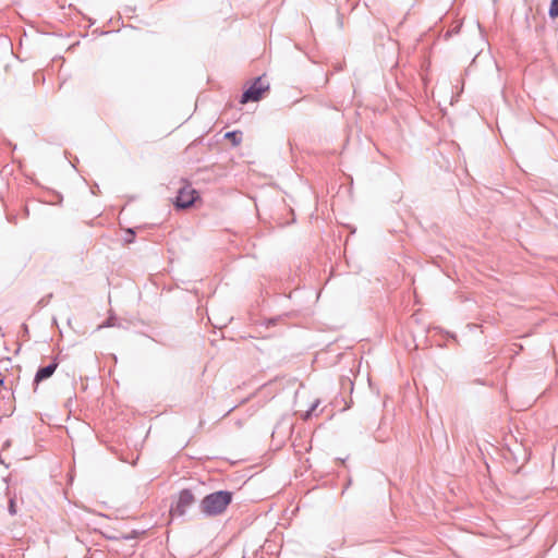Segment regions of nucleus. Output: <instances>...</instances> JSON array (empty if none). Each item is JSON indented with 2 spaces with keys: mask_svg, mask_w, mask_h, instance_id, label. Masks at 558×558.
<instances>
[{
  "mask_svg": "<svg viewBox=\"0 0 558 558\" xmlns=\"http://www.w3.org/2000/svg\"><path fill=\"white\" fill-rule=\"evenodd\" d=\"M233 494L229 490H218L206 495L199 505L201 512L206 517L219 515L232 501Z\"/></svg>",
  "mask_w": 558,
  "mask_h": 558,
  "instance_id": "obj_1",
  "label": "nucleus"
},
{
  "mask_svg": "<svg viewBox=\"0 0 558 558\" xmlns=\"http://www.w3.org/2000/svg\"><path fill=\"white\" fill-rule=\"evenodd\" d=\"M195 497L191 489H182L174 497L171 507L170 514L172 517H184L187 510L194 505Z\"/></svg>",
  "mask_w": 558,
  "mask_h": 558,
  "instance_id": "obj_2",
  "label": "nucleus"
},
{
  "mask_svg": "<svg viewBox=\"0 0 558 558\" xmlns=\"http://www.w3.org/2000/svg\"><path fill=\"white\" fill-rule=\"evenodd\" d=\"M269 89V83L264 81L262 76L256 77L251 86L246 88L240 99L241 104L258 101L263 94Z\"/></svg>",
  "mask_w": 558,
  "mask_h": 558,
  "instance_id": "obj_3",
  "label": "nucleus"
},
{
  "mask_svg": "<svg viewBox=\"0 0 558 558\" xmlns=\"http://www.w3.org/2000/svg\"><path fill=\"white\" fill-rule=\"evenodd\" d=\"M197 197V192L193 189L182 187L179 190L174 201V206L180 209L191 207Z\"/></svg>",
  "mask_w": 558,
  "mask_h": 558,
  "instance_id": "obj_4",
  "label": "nucleus"
},
{
  "mask_svg": "<svg viewBox=\"0 0 558 558\" xmlns=\"http://www.w3.org/2000/svg\"><path fill=\"white\" fill-rule=\"evenodd\" d=\"M58 365H59V357L54 356L50 364L38 368V371L35 374V377H34V383L39 384L40 381L50 378L53 375V373L56 372Z\"/></svg>",
  "mask_w": 558,
  "mask_h": 558,
  "instance_id": "obj_5",
  "label": "nucleus"
},
{
  "mask_svg": "<svg viewBox=\"0 0 558 558\" xmlns=\"http://www.w3.org/2000/svg\"><path fill=\"white\" fill-rule=\"evenodd\" d=\"M225 137L230 140L233 145H238L242 141V133L239 131H230L226 133Z\"/></svg>",
  "mask_w": 558,
  "mask_h": 558,
  "instance_id": "obj_6",
  "label": "nucleus"
},
{
  "mask_svg": "<svg viewBox=\"0 0 558 558\" xmlns=\"http://www.w3.org/2000/svg\"><path fill=\"white\" fill-rule=\"evenodd\" d=\"M548 14L550 17H558V0H551Z\"/></svg>",
  "mask_w": 558,
  "mask_h": 558,
  "instance_id": "obj_7",
  "label": "nucleus"
},
{
  "mask_svg": "<svg viewBox=\"0 0 558 558\" xmlns=\"http://www.w3.org/2000/svg\"><path fill=\"white\" fill-rule=\"evenodd\" d=\"M117 325V318L114 316H109L101 325H99L100 328H108V327H114Z\"/></svg>",
  "mask_w": 558,
  "mask_h": 558,
  "instance_id": "obj_8",
  "label": "nucleus"
},
{
  "mask_svg": "<svg viewBox=\"0 0 558 558\" xmlns=\"http://www.w3.org/2000/svg\"><path fill=\"white\" fill-rule=\"evenodd\" d=\"M8 511L11 515L16 514L17 510H16V505H15L14 498H10L9 505H8Z\"/></svg>",
  "mask_w": 558,
  "mask_h": 558,
  "instance_id": "obj_9",
  "label": "nucleus"
},
{
  "mask_svg": "<svg viewBox=\"0 0 558 558\" xmlns=\"http://www.w3.org/2000/svg\"><path fill=\"white\" fill-rule=\"evenodd\" d=\"M319 405V400H315L311 408L306 411L305 415H304V418H308L312 413L316 410V408Z\"/></svg>",
  "mask_w": 558,
  "mask_h": 558,
  "instance_id": "obj_10",
  "label": "nucleus"
},
{
  "mask_svg": "<svg viewBox=\"0 0 558 558\" xmlns=\"http://www.w3.org/2000/svg\"><path fill=\"white\" fill-rule=\"evenodd\" d=\"M128 234H131V236L133 238L135 235V232L132 229H129Z\"/></svg>",
  "mask_w": 558,
  "mask_h": 558,
  "instance_id": "obj_11",
  "label": "nucleus"
},
{
  "mask_svg": "<svg viewBox=\"0 0 558 558\" xmlns=\"http://www.w3.org/2000/svg\"><path fill=\"white\" fill-rule=\"evenodd\" d=\"M23 329H24V333H27V332H28V327H27V325H25V324H24V325H23Z\"/></svg>",
  "mask_w": 558,
  "mask_h": 558,
  "instance_id": "obj_12",
  "label": "nucleus"
},
{
  "mask_svg": "<svg viewBox=\"0 0 558 558\" xmlns=\"http://www.w3.org/2000/svg\"><path fill=\"white\" fill-rule=\"evenodd\" d=\"M125 241H126V242H132V236H131V234H128V238H125Z\"/></svg>",
  "mask_w": 558,
  "mask_h": 558,
  "instance_id": "obj_13",
  "label": "nucleus"
},
{
  "mask_svg": "<svg viewBox=\"0 0 558 558\" xmlns=\"http://www.w3.org/2000/svg\"><path fill=\"white\" fill-rule=\"evenodd\" d=\"M4 384V380L0 378V386Z\"/></svg>",
  "mask_w": 558,
  "mask_h": 558,
  "instance_id": "obj_14",
  "label": "nucleus"
}]
</instances>
